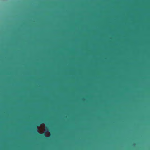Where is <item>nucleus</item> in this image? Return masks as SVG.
Returning <instances> with one entry per match:
<instances>
[{"label": "nucleus", "instance_id": "1", "mask_svg": "<svg viewBox=\"0 0 150 150\" xmlns=\"http://www.w3.org/2000/svg\"><path fill=\"white\" fill-rule=\"evenodd\" d=\"M35 131H36V133L37 134V135L38 136H41V135L40 134L38 133L39 131H38V128H37V126H35Z\"/></svg>", "mask_w": 150, "mask_h": 150}, {"label": "nucleus", "instance_id": "2", "mask_svg": "<svg viewBox=\"0 0 150 150\" xmlns=\"http://www.w3.org/2000/svg\"><path fill=\"white\" fill-rule=\"evenodd\" d=\"M44 135H45V134H44V135H43L42 136H44Z\"/></svg>", "mask_w": 150, "mask_h": 150}]
</instances>
